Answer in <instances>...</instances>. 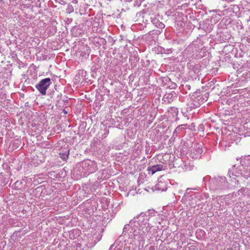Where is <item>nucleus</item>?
Instances as JSON below:
<instances>
[{
	"label": "nucleus",
	"instance_id": "obj_4",
	"mask_svg": "<svg viewBox=\"0 0 250 250\" xmlns=\"http://www.w3.org/2000/svg\"><path fill=\"white\" fill-rule=\"evenodd\" d=\"M163 167V166L161 165H156L148 167L147 170L149 172H151L152 174H154L156 172L162 170Z\"/></svg>",
	"mask_w": 250,
	"mask_h": 250
},
{
	"label": "nucleus",
	"instance_id": "obj_1",
	"mask_svg": "<svg viewBox=\"0 0 250 250\" xmlns=\"http://www.w3.org/2000/svg\"><path fill=\"white\" fill-rule=\"evenodd\" d=\"M130 225V232L132 231L134 236L140 235L142 238L148 233L151 228L147 217L142 213L131 220Z\"/></svg>",
	"mask_w": 250,
	"mask_h": 250
},
{
	"label": "nucleus",
	"instance_id": "obj_9",
	"mask_svg": "<svg viewBox=\"0 0 250 250\" xmlns=\"http://www.w3.org/2000/svg\"><path fill=\"white\" fill-rule=\"evenodd\" d=\"M152 21L153 24L156 25L158 23V22H160L157 19L154 18L152 20Z\"/></svg>",
	"mask_w": 250,
	"mask_h": 250
},
{
	"label": "nucleus",
	"instance_id": "obj_5",
	"mask_svg": "<svg viewBox=\"0 0 250 250\" xmlns=\"http://www.w3.org/2000/svg\"><path fill=\"white\" fill-rule=\"evenodd\" d=\"M238 180L236 178V176H234L232 178L230 179V182L229 183V185L231 188H233L236 187L238 185Z\"/></svg>",
	"mask_w": 250,
	"mask_h": 250
},
{
	"label": "nucleus",
	"instance_id": "obj_2",
	"mask_svg": "<svg viewBox=\"0 0 250 250\" xmlns=\"http://www.w3.org/2000/svg\"><path fill=\"white\" fill-rule=\"evenodd\" d=\"M51 84V79L49 78H45L42 80L40 83L36 85V87L42 94L45 95L46 89Z\"/></svg>",
	"mask_w": 250,
	"mask_h": 250
},
{
	"label": "nucleus",
	"instance_id": "obj_12",
	"mask_svg": "<svg viewBox=\"0 0 250 250\" xmlns=\"http://www.w3.org/2000/svg\"><path fill=\"white\" fill-rule=\"evenodd\" d=\"M174 112L176 113V115L177 114L178 111L177 109H174Z\"/></svg>",
	"mask_w": 250,
	"mask_h": 250
},
{
	"label": "nucleus",
	"instance_id": "obj_14",
	"mask_svg": "<svg viewBox=\"0 0 250 250\" xmlns=\"http://www.w3.org/2000/svg\"><path fill=\"white\" fill-rule=\"evenodd\" d=\"M185 126H181V129H183V128H184V127H185Z\"/></svg>",
	"mask_w": 250,
	"mask_h": 250
},
{
	"label": "nucleus",
	"instance_id": "obj_6",
	"mask_svg": "<svg viewBox=\"0 0 250 250\" xmlns=\"http://www.w3.org/2000/svg\"><path fill=\"white\" fill-rule=\"evenodd\" d=\"M186 125H179L178 127H177L174 131V133L173 134H175L176 135H177L178 133H180L181 130V126H185Z\"/></svg>",
	"mask_w": 250,
	"mask_h": 250
},
{
	"label": "nucleus",
	"instance_id": "obj_8",
	"mask_svg": "<svg viewBox=\"0 0 250 250\" xmlns=\"http://www.w3.org/2000/svg\"><path fill=\"white\" fill-rule=\"evenodd\" d=\"M156 26L160 28H163L165 27V25L161 22H158V23Z\"/></svg>",
	"mask_w": 250,
	"mask_h": 250
},
{
	"label": "nucleus",
	"instance_id": "obj_3",
	"mask_svg": "<svg viewBox=\"0 0 250 250\" xmlns=\"http://www.w3.org/2000/svg\"><path fill=\"white\" fill-rule=\"evenodd\" d=\"M176 97V94L174 92L170 93H166L163 97V100L165 102L170 103L173 101Z\"/></svg>",
	"mask_w": 250,
	"mask_h": 250
},
{
	"label": "nucleus",
	"instance_id": "obj_11",
	"mask_svg": "<svg viewBox=\"0 0 250 250\" xmlns=\"http://www.w3.org/2000/svg\"><path fill=\"white\" fill-rule=\"evenodd\" d=\"M231 170H229V172H228V174H229V177H230V178H231V175H230L231 174H232V176H233V173H231Z\"/></svg>",
	"mask_w": 250,
	"mask_h": 250
},
{
	"label": "nucleus",
	"instance_id": "obj_13",
	"mask_svg": "<svg viewBox=\"0 0 250 250\" xmlns=\"http://www.w3.org/2000/svg\"><path fill=\"white\" fill-rule=\"evenodd\" d=\"M108 133V132L107 133V134H105V133L104 134V137H106V135H107V134Z\"/></svg>",
	"mask_w": 250,
	"mask_h": 250
},
{
	"label": "nucleus",
	"instance_id": "obj_10",
	"mask_svg": "<svg viewBox=\"0 0 250 250\" xmlns=\"http://www.w3.org/2000/svg\"><path fill=\"white\" fill-rule=\"evenodd\" d=\"M129 227H131L130 223L129 225H125L123 231L125 232L129 228Z\"/></svg>",
	"mask_w": 250,
	"mask_h": 250
},
{
	"label": "nucleus",
	"instance_id": "obj_7",
	"mask_svg": "<svg viewBox=\"0 0 250 250\" xmlns=\"http://www.w3.org/2000/svg\"><path fill=\"white\" fill-rule=\"evenodd\" d=\"M60 155H61V157L63 160H66L68 157V153L67 154L60 153Z\"/></svg>",
	"mask_w": 250,
	"mask_h": 250
},
{
	"label": "nucleus",
	"instance_id": "obj_15",
	"mask_svg": "<svg viewBox=\"0 0 250 250\" xmlns=\"http://www.w3.org/2000/svg\"><path fill=\"white\" fill-rule=\"evenodd\" d=\"M64 250H70L68 248H66V249H65Z\"/></svg>",
	"mask_w": 250,
	"mask_h": 250
}]
</instances>
